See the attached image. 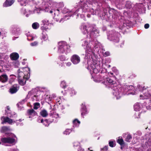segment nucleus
Returning <instances> with one entry per match:
<instances>
[{"instance_id": "obj_1", "label": "nucleus", "mask_w": 151, "mask_h": 151, "mask_svg": "<svg viewBox=\"0 0 151 151\" xmlns=\"http://www.w3.org/2000/svg\"><path fill=\"white\" fill-rule=\"evenodd\" d=\"M83 47L86 46V58H91L94 56V50L93 48L96 49L98 52H101L103 51L102 46L101 44L97 41L93 40L90 41L88 43L86 40L83 41L82 44Z\"/></svg>"}, {"instance_id": "obj_2", "label": "nucleus", "mask_w": 151, "mask_h": 151, "mask_svg": "<svg viewBox=\"0 0 151 151\" xmlns=\"http://www.w3.org/2000/svg\"><path fill=\"white\" fill-rule=\"evenodd\" d=\"M93 57L91 58L90 57V58H88L85 57V59H88L87 61L88 65L87 68L90 71L93 81L96 82H99L102 80L99 78V74H97L100 70V66L97 65L96 60H93Z\"/></svg>"}, {"instance_id": "obj_3", "label": "nucleus", "mask_w": 151, "mask_h": 151, "mask_svg": "<svg viewBox=\"0 0 151 151\" xmlns=\"http://www.w3.org/2000/svg\"><path fill=\"white\" fill-rule=\"evenodd\" d=\"M81 32L87 34V38L91 40L99 35V31L96 27L88 24H82L80 27Z\"/></svg>"}, {"instance_id": "obj_4", "label": "nucleus", "mask_w": 151, "mask_h": 151, "mask_svg": "<svg viewBox=\"0 0 151 151\" xmlns=\"http://www.w3.org/2000/svg\"><path fill=\"white\" fill-rule=\"evenodd\" d=\"M106 69H105L101 70V73H99V78H101L102 80L99 82L102 81L106 86L112 88L115 86V84L116 85L115 81L113 80L112 78H107L106 75L108 74L110 76H112L113 74L111 72L107 73L106 72Z\"/></svg>"}, {"instance_id": "obj_5", "label": "nucleus", "mask_w": 151, "mask_h": 151, "mask_svg": "<svg viewBox=\"0 0 151 151\" xmlns=\"http://www.w3.org/2000/svg\"><path fill=\"white\" fill-rule=\"evenodd\" d=\"M88 9L89 7H88L87 5L85 4L82 9L74 8L71 10H70L67 8H64L63 10H62L61 11L63 13H68L69 17H70L72 15H76V14H77V17H78V16L80 15V13H78V12H79L80 10H82L83 12H86L88 11Z\"/></svg>"}, {"instance_id": "obj_6", "label": "nucleus", "mask_w": 151, "mask_h": 151, "mask_svg": "<svg viewBox=\"0 0 151 151\" xmlns=\"http://www.w3.org/2000/svg\"><path fill=\"white\" fill-rule=\"evenodd\" d=\"M58 52L60 53L67 55L70 52V46L64 41L58 42Z\"/></svg>"}, {"instance_id": "obj_7", "label": "nucleus", "mask_w": 151, "mask_h": 151, "mask_svg": "<svg viewBox=\"0 0 151 151\" xmlns=\"http://www.w3.org/2000/svg\"><path fill=\"white\" fill-rule=\"evenodd\" d=\"M142 91L143 92V94H141L140 95V98H142V99H146L150 102L149 103L148 105L146 106L147 109H151V89L146 90L145 87H143ZM141 99H142L141 98Z\"/></svg>"}, {"instance_id": "obj_8", "label": "nucleus", "mask_w": 151, "mask_h": 151, "mask_svg": "<svg viewBox=\"0 0 151 151\" xmlns=\"http://www.w3.org/2000/svg\"><path fill=\"white\" fill-rule=\"evenodd\" d=\"M120 36V34L119 32L112 30L109 32V35H108V39L110 41L117 43L119 41Z\"/></svg>"}, {"instance_id": "obj_9", "label": "nucleus", "mask_w": 151, "mask_h": 151, "mask_svg": "<svg viewBox=\"0 0 151 151\" xmlns=\"http://www.w3.org/2000/svg\"><path fill=\"white\" fill-rule=\"evenodd\" d=\"M15 135L12 134H10L9 137H3L1 139V141L3 143L13 144L16 142Z\"/></svg>"}, {"instance_id": "obj_10", "label": "nucleus", "mask_w": 151, "mask_h": 151, "mask_svg": "<svg viewBox=\"0 0 151 151\" xmlns=\"http://www.w3.org/2000/svg\"><path fill=\"white\" fill-rule=\"evenodd\" d=\"M116 85L115 86H113L111 88L113 89V94L116 98L117 99H119L121 97L122 93L123 90L122 87L121 88L119 86H116Z\"/></svg>"}, {"instance_id": "obj_11", "label": "nucleus", "mask_w": 151, "mask_h": 151, "mask_svg": "<svg viewBox=\"0 0 151 151\" xmlns=\"http://www.w3.org/2000/svg\"><path fill=\"white\" fill-rule=\"evenodd\" d=\"M134 88V87L132 85H125L122 87L123 91L122 93L124 95L136 94L137 93L135 91L134 92H131V91Z\"/></svg>"}, {"instance_id": "obj_12", "label": "nucleus", "mask_w": 151, "mask_h": 151, "mask_svg": "<svg viewBox=\"0 0 151 151\" xmlns=\"http://www.w3.org/2000/svg\"><path fill=\"white\" fill-rule=\"evenodd\" d=\"M8 58V55L4 53H0V72L2 71L3 66L7 63V60Z\"/></svg>"}, {"instance_id": "obj_13", "label": "nucleus", "mask_w": 151, "mask_h": 151, "mask_svg": "<svg viewBox=\"0 0 151 151\" xmlns=\"http://www.w3.org/2000/svg\"><path fill=\"white\" fill-rule=\"evenodd\" d=\"M22 74H23L22 73H19V74H18V82L20 85L23 86L25 84L26 81L28 79V77L27 76H22L21 75Z\"/></svg>"}, {"instance_id": "obj_14", "label": "nucleus", "mask_w": 151, "mask_h": 151, "mask_svg": "<svg viewBox=\"0 0 151 151\" xmlns=\"http://www.w3.org/2000/svg\"><path fill=\"white\" fill-rule=\"evenodd\" d=\"M29 71L30 69L29 68L25 67L19 69L18 71V74L19 73H22L23 74L21 75L27 76L29 78Z\"/></svg>"}, {"instance_id": "obj_15", "label": "nucleus", "mask_w": 151, "mask_h": 151, "mask_svg": "<svg viewBox=\"0 0 151 151\" xmlns=\"http://www.w3.org/2000/svg\"><path fill=\"white\" fill-rule=\"evenodd\" d=\"M70 59L72 63L75 65L78 64L80 61V57L78 55L76 54L73 55Z\"/></svg>"}, {"instance_id": "obj_16", "label": "nucleus", "mask_w": 151, "mask_h": 151, "mask_svg": "<svg viewBox=\"0 0 151 151\" xmlns=\"http://www.w3.org/2000/svg\"><path fill=\"white\" fill-rule=\"evenodd\" d=\"M36 92L37 90L36 89H33L29 92L27 96H32V98L33 100L38 101L39 100L38 99V98L37 97V95H35Z\"/></svg>"}, {"instance_id": "obj_17", "label": "nucleus", "mask_w": 151, "mask_h": 151, "mask_svg": "<svg viewBox=\"0 0 151 151\" xmlns=\"http://www.w3.org/2000/svg\"><path fill=\"white\" fill-rule=\"evenodd\" d=\"M1 120L2 121L1 122L2 124H4L5 122H8L9 124H12L15 122L14 121H13L12 119L8 117H5L4 116H2L1 117Z\"/></svg>"}, {"instance_id": "obj_18", "label": "nucleus", "mask_w": 151, "mask_h": 151, "mask_svg": "<svg viewBox=\"0 0 151 151\" xmlns=\"http://www.w3.org/2000/svg\"><path fill=\"white\" fill-rule=\"evenodd\" d=\"M81 115L82 116H83L86 115L88 113V111L84 103L82 104L81 105Z\"/></svg>"}, {"instance_id": "obj_19", "label": "nucleus", "mask_w": 151, "mask_h": 151, "mask_svg": "<svg viewBox=\"0 0 151 151\" xmlns=\"http://www.w3.org/2000/svg\"><path fill=\"white\" fill-rule=\"evenodd\" d=\"M123 136L125 138V140L126 142H131L132 137L129 133H124L123 134Z\"/></svg>"}, {"instance_id": "obj_20", "label": "nucleus", "mask_w": 151, "mask_h": 151, "mask_svg": "<svg viewBox=\"0 0 151 151\" xmlns=\"http://www.w3.org/2000/svg\"><path fill=\"white\" fill-rule=\"evenodd\" d=\"M27 114L29 116V118H32L37 114V113L32 109L28 110L27 112Z\"/></svg>"}, {"instance_id": "obj_21", "label": "nucleus", "mask_w": 151, "mask_h": 151, "mask_svg": "<svg viewBox=\"0 0 151 151\" xmlns=\"http://www.w3.org/2000/svg\"><path fill=\"white\" fill-rule=\"evenodd\" d=\"M19 88V86L18 85H14L10 89V92L12 94L15 93L17 91Z\"/></svg>"}, {"instance_id": "obj_22", "label": "nucleus", "mask_w": 151, "mask_h": 151, "mask_svg": "<svg viewBox=\"0 0 151 151\" xmlns=\"http://www.w3.org/2000/svg\"><path fill=\"white\" fill-rule=\"evenodd\" d=\"M10 57L12 60H16L19 58V55L17 52H13L10 54Z\"/></svg>"}, {"instance_id": "obj_23", "label": "nucleus", "mask_w": 151, "mask_h": 151, "mask_svg": "<svg viewBox=\"0 0 151 151\" xmlns=\"http://www.w3.org/2000/svg\"><path fill=\"white\" fill-rule=\"evenodd\" d=\"M134 109L136 111H139L142 108V104L139 103H136L134 105Z\"/></svg>"}, {"instance_id": "obj_24", "label": "nucleus", "mask_w": 151, "mask_h": 151, "mask_svg": "<svg viewBox=\"0 0 151 151\" xmlns=\"http://www.w3.org/2000/svg\"><path fill=\"white\" fill-rule=\"evenodd\" d=\"M14 2V0H6L3 4V6L7 7L11 6Z\"/></svg>"}, {"instance_id": "obj_25", "label": "nucleus", "mask_w": 151, "mask_h": 151, "mask_svg": "<svg viewBox=\"0 0 151 151\" xmlns=\"http://www.w3.org/2000/svg\"><path fill=\"white\" fill-rule=\"evenodd\" d=\"M8 78L6 75H2L0 76V81L2 82H5L8 80Z\"/></svg>"}, {"instance_id": "obj_26", "label": "nucleus", "mask_w": 151, "mask_h": 151, "mask_svg": "<svg viewBox=\"0 0 151 151\" xmlns=\"http://www.w3.org/2000/svg\"><path fill=\"white\" fill-rule=\"evenodd\" d=\"M44 95V93L42 91H37L36 95L39 100H41L42 99Z\"/></svg>"}, {"instance_id": "obj_27", "label": "nucleus", "mask_w": 151, "mask_h": 151, "mask_svg": "<svg viewBox=\"0 0 151 151\" xmlns=\"http://www.w3.org/2000/svg\"><path fill=\"white\" fill-rule=\"evenodd\" d=\"M57 103H59V105L57 104V108L58 109V110H63L64 109L65 107L62 104H61L60 100H58L57 99Z\"/></svg>"}, {"instance_id": "obj_28", "label": "nucleus", "mask_w": 151, "mask_h": 151, "mask_svg": "<svg viewBox=\"0 0 151 151\" xmlns=\"http://www.w3.org/2000/svg\"><path fill=\"white\" fill-rule=\"evenodd\" d=\"M80 122L77 119H74L73 121V127H78L79 126Z\"/></svg>"}, {"instance_id": "obj_29", "label": "nucleus", "mask_w": 151, "mask_h": 151, "mask_svg": "<svg viewBox=\"0 0 151 151\" xmlns=\"http://www.w3.org/2000/svg\"><path fill=\"white\" fill-rule=\"evenodd\" d=\"M116 141L117 142L121 145H123L124 143V142L122 139V137H119L118 139H117Z\"/></svg>"}, {"instance_id": "obj_30", "label": "nucleus", "mask_w": 151, "mask_h": 151, "mask_svg": "<svg viewBox=\"0 0 151 151\" xmlns=\"http://www.w3.org/2000/svg\"><path fill=\"white\" fill-rule=\"evenodd\" d=\"M132 4L130 1H128L126 2L125 6L127 8L130 9L132 7Z\"/></svg>"}, {"instance_id": "obj_31", "label": "nucleus", "mask_w": 151, "mask_h": 151, "mask_svg": "<svg viewBox=\"0 0 151 151\" xmlns=\"http://www.w3.org/2000/svg\"><path fill=\"white\" fill-rule=\"evenodd\" d=\"M58 7L57 9V11H61L62 10V8L64 7V5L63 2H60L58 4Z\"/></svg>"}, {"instance_id": "obj_32", "label": "nucleus", "mask_w": 151, "mask_h": 151, "mask_svg": "<svg viewBox=\"0 0 151 151\" xmlns=\"http://www.w3.org/2000/svg\"><path fill=\"white\" fill-rule=\"evenodd\" d=\"M41 115L44 117H46L48 115V113L45 110H43L40 112Z\"/></svg>"}, {"instance_id": "obj_33", "label": "nucleus", "mask_w": 151, "mask_h": 151, "mask_svg": "<svg viewBox=\"0 0 151 151\" xmlns=\"http://www.w3.org/2000/svg\"><path fill=\"white\" fill-rule=\"evenodd\" d=\"M68 92L70 93L72 95L75 94L76 93L75 91L73 88H68Z\"/></svg>"}, {"instance_id": "obj_34", "label": "nucleus", "mask_w": 151, "mask_h": 151, "mask_svg": "<svg viewBox=\"0 0 151 151\" xmlns=\"http://www.w3.org/2000/svg\"><path fill=\"white\" fill-rule=\"evenodd\" d=\"M9 130V128L5 126L2 127L1 129V132L3 133H5Z\"/></svg>"}, {"instance_id": "obj_35", "label": "nucleus", "mask_w": 151, "mask_h": 151, "mask_svg": "<svg viewBox=\"0 0 151 151\" xmlns=\"http://www.w3.org/2000/svg\"><path fill=\"white\" fill-rule=\"evenodd\" d=\"M20 2V4L22 6H25L27 2V0H18Z\"/></svg>"}, {"instance_id": "obj_36", "label": "nucleus", "mask_w": 151, "mask_h": 151, "mask_svg": "<svg viewBox=\"0 0 151 151\" xmlns=\"http://www.w3.org/2000/svg\"><path fill=\"white\" fill-rule=\"evenodd\" d=\"M39 26V24L37 22H35L32 24V28L34 29H37L38 28Z\"/></svg>"}, {"instance_id": "obj_37", "label": "nucleus", "mask_w": 151, "mask_h": 151, "mask_svg": "<svg viewBox=\"0 0 151 151\" xmlns=\"http://www.w3.org/2000/svg\"><path fill=\"white\" fill-rule=\"evenodd\" d=\"M115 141L111 140L109 142V145L111 147H113L115 146Z\"/></svg>"}, {"instance_id": "obj_38", "label": "nucleus", "mask_w": 151, "mask_h": 151, "mask_svg": "<svg viewBox=\"0 0 151 151\" xmlns=\"http://www.w3.org/2000/svg\"><path fill=\"white\" fill-rule=\"evenodd\" d=\"M60 85V86L63 88H65L67 86L66 82L64 81L61 82Z\"/></svg>"}, {"instance_id": "obj_39", "label": "nucleus", "mask_w": 151, "mask_h": 151, "mask_svg": "<svg viewBox=\"0 0 151 151\" xmlns=\"http://www.w3.org/2000/svg\"><path fill=\"white\" fill-rule=\"evenodd\" d=\"M136 6L137 7L138 9H141L143 8L144 6V5L142 3H139L138 4H137Z\"/></svg>"}, {"instance_id": "obj_40", "label": "nucleus", "mask_w": 151, "mask_h": 151, "mask_svg": "<svg viewBox=\"0 0 151 151\" xmlns=\"http://www.w3.org/2000/svg\"><path fill=\"white\" fill-rule=\"evenodd\" d=\"M10 77L9 82L10 83H12L15 79L16 76L14 75H12L10 76Z\"/></svg>"}, {"instance_id": "obj_41", "label": "nucleus", "mask_w": 151, "mask_h": 151, "mask_svg": "<svg viewBox=\"0 0 151 151\" xmlns=\"http://www.w3.org/2000/svg\"><path fill=\"white\" fill-rule=\"evenodd\" d=\"M71 132L70 129H66L63 132L64 134L66 135L69 134Z\"/></svg>"}, {"instance_id": "obj_42", "label": "nucleus", "mask_w": 151, "mask_h": 151, "mask_svg": "<svg viewBox=\"0 0 151 151\" xmlns=\"http://www.w3.org/2000/svg\"><path fill=\"white\" fill-rule=\"evenodd\" d=\"M59 59L61 61H63L65 60L66 58L64 55H61L59 57Z\"/></svg>"}, {"instance_id": "obj_43", "label": "nucleus", "mask_w": 151, "mask_h": 151, "mask_svg": "<svg viewBox=\"0 0 151 151\" xmlns=\"http://www.w3.org/2000/svg\"><path fill=\"white\" fill-rule=\"evenodd\" d=\"M40 104L39 103H36L34 104V109H37L40 106Z\"/></svg>"}, {"instance_id": "obj_44", "label": "nucleus", "mask_w": 151, "mask_h": 151, "mask_svg": "<svg viewBox=\"0 0 151 151\" xmlns=\"http://www.w3.org/2000/svg\"><path fill=\"white\" fill-rule=\"evenodd\" d=\"M42 22L44 25H48L49 24L48 20L47 19H44Z\"/></svg>"}, {"instance_id": "obj_45", "label": "nucleus", "mask_w": 151, "mask_h": 151, "mask_svg": "<svg viewBox=\"0 0 151 151\" xmlns=\"http://www.w3.org/2000/svg\"><path fill=\"white\" fill-rule=\"evenodd\" d=\"M101 51H102V52L103 54V55L105 56H108L110 55V53L108 51L105 52L104 53L103 50Z\"/></svg>"}, {"instance_id": "obj_46", "label": "nucleus", "mask_w": 151, "mask_h": 151, "mask_svg": "<svg viewBox=\"0 0 151 151\" xmlns=\"http://www.w3.org/2000/svg\"><path fill=\"white\" fill-rule=\"evenodd\" d=\"M49 7H46V8L45 9H44V10H45V12H49L50 13H52L53 12L52 10L49 11Z\"/></svg>"}, {"instance_id": "obj_47", "label": "nucleus", "mask_w": 151, "mask_h": 151, "mask_svg": "<svg viewBox=\"0 0 151 151\" xmlns=\"http://www.w3.org/2000/svg\"><path fill=\"white\" fill-rule=\"evenodd\" d=\"M42 39L44 40L45 41H46L48 39V37L47 35H43L42 37Z\"/></svg>"}, {"instance_id": "obj_48", "label": "nucleus", "mask_w": 151, "mask_h": 151, "mask_svg": "<svg viewBox=\"0 0 151 151\" xmlns=\"http://www.w3.org/2000/svg\"><path fill=\"white\" fill-rule=\"evenodd\" d=\"M80 143L78 142H74L73 144V146L74 147H77L78 146H79L80 145Z\"/></svg>"}, {"instance_id": "obj_49", "label": "nucleus", "mask_w": 151, "mask_h": 151, "mask_svg": "<svg viewBox=\"0 0 151 151\" xmlns=\"http://www.w3.org/2000/svg\"><path fill=\"white\" fill-rule=\"evenodd\" d=\"M38 45V42H37L35 41L30 44L31 46H37Z\"/></svg>"}, {"instance_id": "obj_50", "label": "nucleus", "mask_w": 151, "mask_h": 151, "mask_svg": "<svg viewBox=\"0 0 151 151\" xmlns=\"http://www.w3.org/2000/svg\"><path fill=\"white\" fill-rule=\"evenodd\" d=\"M68 17V16H67V15H66L64 18H62L61 19L60 21V22H61V21H63L64 20H66L69 19L68 18H67V17Z\"/></svg>"}, {"instance_id": "obj_51", "label": "nucleus", "mask_w": 151, "mask_h": 151, "mask_svg": "<svg viewBox=\"0 0 151 151\" xmlns=\"http://www.w3.org/2000/svg\"><path fill=\"white\" fill-rule=\"evenodd\" d=\"M107 147L108 146H105L104 147L101 149V151H106L107 150Z\"/></svg>"}, {"instance_id": "obj_52", "label": "nucleus", "mask_w": 151, "mask_h": 151, "mask_svg": "<svg viewBox=\"0 0 151 151\" xmlns=\"http://www.w3.org/2000/svg\"><path fill=\"white\" fill-rule=\"evenodd\" d=\"M8 116H9L10 117H13L14 116H16V114H15L13 115V114H10V113H9L8 114Z\"/></svg>"}, {"instance_id": "obj_53", "label": "nucleus", "mask_w": 151, "mask_h": 151, "mask_svg": "<svg viewBox=\"0 0 151 151\" xmlns=\"http://www.w3.org/2000/svg\"><path fill=\"white\" fill-rule=\"evenodd\" d=\"M144 27L145 29H148L149 27V24H146L145 25Z\"/></svg>"}, {"instance_id": "obj_54", "label": "nucleus", "mask_w": 151, "mask_h": 151, "mask_svg": "<svg viewBox=\"0 0 151 151\" xmlns=\"http://www.w3.org/2000/svg\"><path fill=\"white\" fill-rule=\"evenodd\" d=\"M78 151H85L84 149L82 148L81 147H79L78 149Z\"/></svg>"}, {"instance_id": "obj_55", "label": "nucleus", "mask_w": 151, "mask_h": 151, "mask_svg": "<svg viewBox=\"0 0 151 151\" xmlns=\"http://www.w3.org/2000/svg\"><path fill=\"white\" fill-rule=\"evenodd\" d=\"M71 65V63L70 62H68L66 63V65L67 66H70Z\"/></svg>"}, {"instance_id": "obj_56", "label": "nucleus", "mask_w": 151, "mask_h": 151, "mask_svg": "<svg viewBox=\"0 0 151 151\" xmlns=\"http://www.w3.org/2000/svg\"><path fill=\"white\" fill-rule=\"evenodd\" d=\"M9 151H19V150L17 149H11Z\"/></svg>"}, {"instance_id": "obj_57", "label": "nucleus", "mask_w": 151, "mask_h": 151, "mask_svg": "<svg viewBox=\"0 0 151 151\" xmlns=\"http://www.w3.org/2000/svg\"><path fill=\"white\" fill-rule=\"evenodd\" d=\"M22 121V120L21 119H19L18 121L16 120V122L17 124V125H18L19 124V123L18 122H20Z\"/></svg>"}, {"instance_id": "obj_58", "label": "nucleus", "mask_w": 151, "mask_h": 151, "mask_svg": "<svg viewBox=\"0 0 151 151\" xmlns=\"http://www.w3.org/2000/svg\"><path fill=\"white\" fill-rule=\"evenodd\" d=\"M139 113V112H137L136 113V114H137L138 115V116H137L136 117L137 118H140V114Z\"/></svg>"}, {"instance_id": "obj_59", "label": "nucleus", "mask_w": 151, "mask_h": 151, "mask_svg": "<svg viewBox=\"0 0 151 151\" xmlns=\"http://www.w3.org/2000/svg\"><path fill=\"white\" fill-rule=\"evenodd\" d=\"M61 93L64 95H65V90H64V91H61Z\"/></svg>"}, {"instance_id": "obj_60", "label": "nucleus", "mask_w": 151, "mask_h": 151, "mask_svg": "<svg viewBox=\"0 0 151 151\" xmlns=\"http://www.w3.org/2000/svg\"><path fill=\"white\" fill-rule=\"evenodd\" d=\"M100 0H94L93 1L94 2H96L97 3H99V1Z\"/></svg>"}, {"instance_id": "obj_61", "label": "nucleus", "mask_w": 151, "mask_h": 151, "mask_svg": "<svg viewBox=\"0 0 151 151\" xmlns=\"http://www.w3.org/2000/svg\"><path fill=\"white\" fill-rule=\"evenodd\" d=\"M91 147H90L89 148H88V150H89V151H93V150H90V149L91 148Z\"/></svg>"}, {"instance_id": "obj_62", "label": "nucleus", "mask_w": 151, "mask_h": 151, "mask_svg": "<svg viewBox=\"0 0 151 151\" xmlns=\"http://www.w3.org/2000/svg\"><path fill=\"white\" fill-rule=\"evenodd\" d=\"M126 26H127V25H126V24L124 22V26L126 27Z\"/></svg>"}, {"instance_id": "obj_63", "label": "nucleus", "mask_w": 151, "mask_h": 151, "mask_svg": "<svg viewBox=\"0 0 151 151\" xmlns=\"http://www.w3.org/2000/svg\"><path fill=\"white\" fill-rule=\"evenodd\" d=\"M96 12H93V13H92V14L93 15H94V14H95Z\"/></svg>"}, {"instance_id": "obj_64", "label": "nucleus", "mask_w": 151, "mask_h": 151, "mask_svg": "<svg viewBox=\"0 0 151 151\" xmlns=\"http://www.w3.org/2000/svg\"><path fill=\"white\" fill-rule=\"evenodd\" d=\"M9 109H10V108H9V107H7V110H9Z\"/></svg>"}]
</instances>
